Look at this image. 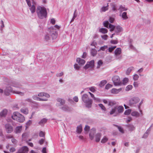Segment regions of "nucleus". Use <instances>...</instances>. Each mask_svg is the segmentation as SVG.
<instances>
[{"label": "nucleus", "instance_id": "c756f323", "mask_svg": "<svg viewBox=\"0 0 153 153\" xmlns=\"http://www.w3.org/2000/svg\"><path fill=\"white\" fill-rule=\"evenodd\" d=\"M30 9L32 13H33L35 12L36 10V7L34 5H33L32 6L30 7Z\"/></svg>", "mask_w": 153, "mask_h": 153}, {"label": "nucleus", "instance_id": "2f4dec72", "mask_svg": "<svg viewBox=\"0 0 153 153\" xmlns=\"http://www.w3.org/2000/svg\"><path fill=\"white\" fill-rule=\"evenodd\" d=\"M116 104V102L115 101L109 100L108 105L109 106H112Z\"/></svg>", "mask_w": 153, "mask_h": 153}, {"label": "nucleus", "instance_id": "de8ad7c7", "mask_svg": "<svg viewBox=\"0 0 153 153\" xmlns=\"http://www.w3.org/2000/svg\"><path fill=\"white\" fill-rule=\"evenodd\" d=\"M109 24V22L108 21H105L103 23V25L105 27H108V26Z\"/></svg>", "mask_w": 153, "mask_h": 153}, {"label": "nucleus", "instance_id": "7c9ffc66", "mask_svg": "<svg viewBox=\"0 0 153 153\" xmlns=\"http://www.w3.org/2000/svg\"><path fill=\"white\" fill-rule=\"evenodd\" d=\"M134 69V68L133 67H131L128 68L126 71V74L127 75H128L131 72V71L133 70Z\"/></svg>", "mask_w": 153, "mask_h": 153}, {"label": "nucleus", "instance_id": "b1692460", "mask_svg": "<svg viewBox=\"0 0 153 153\" xmlns=\"http://www.w3.org/2000/svg\"><path fill=\"white\" fill-rule=\"evenodd\" d=\"M109 28H110V31L112 32L115 30V26L111 24H109Z\"/></svg>", "mask_w": 153, "mask_h": 153}, {"label": "nucleus", "instance_id": "338daca9", "mask_svg": "<svg viewBox=\"0 0 153 153\" xmlns=\"http://www.w3.org/2000/svg\"><path fill=\"white\" fill-rule=\"evenodd\" d=\"M63 74V72H62L60 73L57 74H56V76L57 77H60L62 76Z\"/></svg>", "mask_w": 153, "mask_h": 153}, {"label": "nucleus", "instance_id": "603ef678", "mask_svg": "<svg viewBox=\"0 0 153 153\" xmlns=\"http://www.w3.org/2000/svg\"><path fill=\"white\" fill-rule=\"evenodd\" d=\"M11 140L12 143L14 144H16L17 142V140L14 138L13 137L12 139Z\"/></svg>", "mask_w": 153, "mask_h": 153}, {"label": "nucleus", "instance_id": "20e7f679", "mask_svg": "<svg viewBox=\"0 0 153 153\" xmlns=\"http://www.w3.org/2000/svg\"><path fill=\"white\" fill-rule=\"evenodd\" d=\"M112 80L115 85H118L121 83L120 78L117 76H114L112 78Z\"/></svg>", "mask_w": 153, "mask_h": 153}, {"label": "nucleus", "instance_id": "e433bc0d", "mask_svg": "<svg viewBox=\"0 0 153 153\" xmlns=\"http://www.w3.org/2000/svg\"><path fill=\"white\" fill-rule=\"evenodd\" d=\"M108 140V139L106 137H104L101 140V142L102 143H104L106 142Z\"/></svg>", "mask_w": 153, "mask_h": 153}, {"label": "nucleus", "instance_id": "f3484780", "mask_svg": "<svg viewBox=\"0 0 153 153\" xmlns=\"http://www.w3.org/2000/svg\"><path fill=\"white\" fill-rule=\"evenodd\" d=\"M117 110V112L118 113H120L122 112L124 110L123 107V106H116Z\"/></svg>", "mask_w": 153, "mask_h": 153}, {"label": "nucleus", "instance_id": "c9c22d12", "mask_svg": "<svg viewBox=\"0 0 153 153\" xmlns=\"http://www.w3.org/2000/svg\"><path fill=\"white\" fill-rule=\"evenodd\" d=\"M107 82L105 80H102L101 81L100 85V86L102 87L105 85Z\"/></svg>", "mask_w": 153, "mask_h": 153}, {"label": "nucleus", "instance_id": "a19ab883", "mask_svg": "<svg viewBox=\"0 0 153 153\" xmlns=\"http://www.w3.org/2000/svg\"><path fill=\"white\" fill-rule=\"evenodd\" d=\"M111 6L112 8V10L113 11H115L117 10L116 6V5L114 4H111Z\"/></svg>", "mask_w": 153, "mask_h": 153}, {"label": "nucleus", "instance_id": "5701e85b", "mask_svg": "<svg viewBox=\"0 0 153 153\" xmlns=\"http://www.w3.org/2000/svg\"><path fill=\"white\" fill-rule=\"evenodd\" d=\"M99 31L100 32H101L103 34H105L107 33L108 32V30L104 28H101L99 29Z\"/></svg>", "mask_w": 153, "mask_h": 153}, {"label": "nucleus", "instance_id": "f704fd0d", "mask_svg": "<svg viewBox=\"0 0 153 153\" xmlns=\"http://www.w3.org/2000/svg\"><path fill=\"white\" fill-rule=\"evenodd\" d=\"M108 3L107 4V5L106 7H103L101 8V10L103 12H105L108 9Z\"/></svg>", "mask_w": 153, "mask_h": 153}, {"label": "nucleus", "instance_id": "c03bdc74", "mask_svg": "<svg viewBox=\"0 0 153 153\" xmlns=\"http://www.w3.org/2000/svg\"><path fill=\"white\" fill-rule=\"evenodd\" d=\"M98 105L102 110L105 111L106 108L103 104H98Z\"/></svg>", "mask_w": 153, "mask_h": 153}, {"label": "nucleus", "instance_id": "aec40b11", "mask_svg": "<svg viewBox=\"0 0 153 153\" xmlns=\"http://www.w3.org/2000/svg\"><path fill=\"white\" fill-rule=\"evenodd\" d=\"M22 126H20L17 127L15 130V132L16 133H19L22 131Z\"/></svg>", "mask_w": 153, "mask_h": 153}, {"label": "nucleus", "instance_id": "5fc2aeb1", "mask_svg": "<svg viewBox=\"0 0 153 153\" xmlns=\"http://www.w3.org/2000/svg\"><path fill=\"white\" fill-rule=\"evenodd\" d=\"M112 87V85H111L109 84H108L106 85L105 88L106 89H108L111 88Z\"/></svg>", "mask_w": 153, "mask_h": 153}, {"label": "nucleus", "instance_id": "f257e3e1", "mask_svg": "<svg viewBox=\"0 0 153 153\" xmlns=\"http://www.w3.org/2000/svg\"><path fill=\"white\" fill-rule=\"evenodd\" d=\"M36 12L39 18L40 19H43L47 17V12L44 7H38L37 8Z\"/></svg>", "mask_w": 153, "mask_h": 153}, {"label": "nucleus", "instance_id": "58836bf2", "mask_svg": "<svg viewBox=\"0 0 153 153\" xmlns=\"http://www.w3.org/2000/svg\"><path fill=\"white\" fill-rule=\"evenodd\" d=\"M118 10H120L121 11H123L126 10H127V9L125 8L123 6L121 5L120 6Z\"/></svg>", "mask_w": 153, "mask_h": 153}, {"label": "nucleus", "instance_id": "9b49d317", "mask_svg": "<svg viewBox=\"0 0 153 153\" xmlns=\"http://www.w3.org/2000/svg\"><path fill=\"white\" fill-rule=\"evenodd\" d=\"M96 132V129L95 128H92L91 131L89 134L90 138L91 140H92L94 139V134Z\"/></svg>", "mask_w": 153, "mask_h": 153}, {"label": "nucleus", "instance_id": "680f3d73", "mask_svg": "<svg viewBox=\"0 0 153 153\" xmlns=\"http://www.w3.org/2000/svg\"><path fill=\"white\" fill-rule=\"evenodd\" d=\"M74 68L77 70H79L80 68L79 66L77 64L74 65Z\"/></svg>", "mask_w": 153, "mask_h": 153}, {"label": "nucleus", "instance_id": "ea45409f", "mask_svg": "<svg viewBox=\"0 0 153 153\" xmlns=\"http://www.w3.org/2000/svg\"><path fill=\"white\" fill-rule=\"evenodd\" d=\"M103 63V62L101 60H99L97 62V68H99L100 67V66H101Z\"/></svg>", "mask_w": 153, "mask_h": 153}, {"label": "nucleus", "instance_id": "7ed1b4c3", "mask_svg": "<svg viewBox=\"0 0 153 153\" xmlns=\"http://www.w3.org/2000/svg\"><path fill=\"white\" fill-rule=\"evenodd\" d=\"M82 100L84 102L86 103L87 107H91L92 101L91 99H89L87 94H83L82 97Z\"/></svg>", "mask_w": 153, "mask_h": 153}, {"label": "nucleus", "instance_id": "13d9d810", "mask_svg": "<svg viewBox=\"0 0 153 153\" xmlns=\"http://www.w3.org/2000/svg\"><path fill=\"white\" fill-rule=\"evenodd\" d=\"M13 137V136L12 135L8 134L6 136V138L7 139L12 138Z\"/></svg>", "mask_w": 153, "mask_h": 153}, {"label": "nucleus", "instance_id": "37998d69", "mask_svg": "<svg viewBox=\"0 0 153 153\" xmlns=\"http://www.w3.org/2000/svg\"><path fill=\"white\" fill-rule=\"evenodd\" d=\"M132 88V85H128L126 88V90L128 91L129 90L131 89Z\"/></svg>", "mask_w": 153, "mask_h": 153}, {"label": "nucleus", "instance_id": "6e6d98bb", "mask_svg": "<svg viewBox=\"0 0 153 153\" xmlns=\"http://www.w3.org/2000/svg\"><path fill=\"white\" fill-rule=\"evenodd\" d=\"M119 130L122 133H124V131L123 128L121 127L117 126Z\"/></svg>", "mask_w": 153, "mask_h": 153}, {"label": "nucleus", "instance_id": "6ab92c4d", "mask_svg": "<svg viewBox=\"0 0 153 153\" xmlns=\"http://www.w3.org/2000/svg\"><path fill=\"white\" fill-rule=\"evenodd\" d=\"M122 30V28L119 25L117 26L116 27H115V31L116 33H120L121 32Z\"/></svg>", "mask_w": 153, "mask_h": 153}, {"label": "nucleus", "instance_id": "79ce46f5", "mask_svg": "<svg viewBox=\"0 0 153 153\" xmlns=\"http://www.w3.org/2000/svg\"><path fill=\"white\" fill-rule=\"evenodd\" d=\"M13 92L14 93L18 94L21 96H23L24 95V93L19 91H14Z\"/></svg>", "mask_w": 153, "mask_h": 153}, {"label": "nucleus", "instance_id": "49530a36", "mask_svg": "<svg viewBox=\"0 0 153 153\" xmlns=\"http://www.w3.org/2000/svg\"><path fill=\"white\" fill-rule=\"evenodd\" d=\"M139 76L137 74H135L133 76V79L134 80H137L139 78Z\"/></svg>", "mask_w": 153, "mask_h": 153}, {"label": "nucleus", "instance_id": "a211bd4d", "mask_svg": "<svg viewBox=\"0 0 153 153\" xmlns=\"http://www.w3.org/2000/svg\"><path fill=\"white\" fill-rule=\"evenodd\" d=\"M7 110L6 109L3 110L0 113V116L1 117H5L7 115Z\"/></svg>", "mask_w": 153, "mask_h": 153}, {"label": "nucleus", "instance_id": "052dcab7", "mask_svg": "<svg viewBox=\"0 0 153 153\" xmlns=\"http://www.w3.org/2000/svg\"><path fill=\"white\" fill-rule=\"evenodd\" d=\"M27 4L29 7L31 6V3L30 0H26Z\"/></svg>", "mask_w": 153, "mask_h": 153}, {"label": "nucleus", "instance_id": "4c0bfd02", "mask_svg": "<svg viewBox=\"0 0 153 153\" xmlns=\"http://www.w3.org/2000/svg\"><path fill=\"white\" fill-rule=\"evenodd\" d=\"M116 46H114L109 47L108 48V51L110 53H111L116 48Z\"/></svg>", "mask_w": 153, "mask_h": 153}, {"label": "nucleus", "instance_id": "bf43d9fd", "mask_svg": "<svg viewBox=\"0 0 153 153\" xmlns=\"http://www.w3.org/2000/svg\"><path fill=\"white\" fill-rule=\"evenodd\" d=\"M110 42L112 44H116L118 42L116 40H111V41Z\"/></svg>", "mask_w": 153, "mask_h": 153}, {"label": "nucleus", "instance_id": "6e6552de", "mask_svg": "<svg viewBox=\"0 0 153 153\" xmlns=\"http://www.w3.org/2000/svg\"><path fill=\"white\" fill-rule=\"evenodd\" d=\"M5 128L7 132L8 133H11L13 131V127L9 124L5 125Z\"/></svg>", "mask_w": 153, "mask_h": 153}, {"label": "nucleus", "instance_id": "412c9836", "mask_svg": "<svg viewBox=\"0 0 153 153\" xmlns=\"http://www.w3.org/2000/svg\"><path fill=\"white\" fill-rule=\"evenodd\" d=\"M47 121V119L45 118H43L39 122V124L41 125H43L44 124L46 123Z\"/></svg>", "mask_w": 153, "mask_h": 153}, {"label": "nucleus", "instance_id": "0e129e2a", "mask_svg": "<svg viewBox=\"0 0 153 153\" xmlns=\"http://www.w3.org/2000/svg\"><path fill=\"white\" fill-rule=\"evenodd\" d=\"M114 18H112L111 17H110L109 18V21L110 23H113V22H114Z\"/></svg>", "mask_w": 153, "mask_h": 153}, {"label": "nucleus", "instance_id": "473e14b6", "mask_svg": "<svg viewBox=\"0 0 153 153\" xmlns=\"http://www.w3.org/2000/svg\"><path fill=\"white\" fill-rule=\"evenodd\" d=\"M122 17L124 19H127L128 17L127 16L126 13V12L123 13L122 15Z\"/></svg>", "mask_w": 153, "mask_h": 153}, {"label": "nucleus", "instance_id": "e2e57ef3", "mask_svg": "<svg viewBox=\"0 0 153 153\" xmlns=\"http://www.w3.org/2000/svg\"><path fill=\"white\" fill-rule=\"evenodd\" d=\"M44 140H45L44 139H41L40 140H39V143L40 145H42L43 143Z\"/></svg>", "mask_w": 153, "mask_h": 153}, {"label": "nucleus", "instance_id": "4d7b16f0", "mask_svg": "<svg viewBox=\"0 0 153 153\" xmlns=\"http://www.w3.org/2000/svg\"><path fill=\"white\" fill-rule=\"evenodd\" d=\"M128 128L130 131L133 130L135 129V128L132 125H130L129 126Z\"/></svg>", "mask_w": 153, "mask_h": 153}, {"label": "nucleus", "instance_id": "a18cd8bd", "mask_svg": "<svg viewBox=\"0 0 153 153\" xmlns=\"http://www.w3.org/2000/svg\"><path fill=\"white\" fill-rule=\"evenodd\" d=\"M131 109H128L127 110H126L124 114L125 115H128L130 114L131 113Z\"/></svg>", "mask_w": 153, "mask_h": 153}, {"label": "nucleus", "instance_id": "09e8293b", "mask_svg": "<svg viewBox=\"0 0 153 153\" xmlns=\"http://www.w3.org/2000/svg\"><path fill=\"white\" fill-rule=\"evenodd\" d=\"M128 78H124L123 80V83L124 84H126L128 82Z\"/></svg>", "mask_w": 153, "mask_h": 153}, {"label": "nucleus", "instance_id": "9d476101", "mask_svg": "<svg viewBox=\"0 0 153 153\" xmlns=\"http://www.w3.org/2000/svg\"><path fill=\"white\" fill-rule=\"evenodd\" d=\"M38 96L39 97H42V98H46L47 99L48 98L50 97V95L45 93L41 92L38 94Z\"/></svg>", "mask_w": 153, "mask_h": 153}, {"label": "nucleus", "instance_id": "72a5a7b5", "mask_svg": "<svg viewBox=\"0 0 153 153\" xmlns=\"http://www.w3.org/2000/svg\"><path fill=\"white\" fill-rule=\"evenodd\" d=\"M57 100L58 102H60L62 105L64 104L65 103V100L61 98H58L57 99Z\"/></svg>", "mask_w": 153, "mask_h": 153}, {"label": "nucleus", "instance_id": "864d4df0", "mask_svg": "<svg viewBox=\"0 0 153 153\" xmlns=\"http://www.w3.org/2000/svg\"><path fill=\"white\" fill-rule=\"evenodd\" d=\"M108 48L107 45H104L100 48V49L102 51H105V49Z\"/></svg>", "mask_w": 153, "mask_h": 153}, {"label": "nucleus", "instance_id": "f8f14e48", "mask_svg": "<svg viewBox=\"0 0 153 153\" xmlns=\"http://www.w3.org/2000/svg\"><path fill=\"white\" fill-rule=\"evenodd\" d=\"M121 90L122 89L121 88L117 89L115 88H114L111 90V92L112 94H117L120 91H121Z\"/></svg>", "mask_w": 153, "mask_h": 153}, {"label": "nucleus", "instance_id": "dca6fc26", "mask_svg": "<svg viewBox=\"0 0 153 153\" xmlns=\"http://www.w3.org/2000/svg\"><path fill=\"white\" fill-rule=\"evenodd\" d=\"M102 134L100 133H98L95 135V141L96 142H99L100 140Z\"/></svg>", "mask_w": 153, "mask_h": 153}, {"label": "nucleus", "instance_id": "69168bd1", "mask_svg": "<svg viewBox=\"0 0 153 153\" xmlns=\"http://www.w3.org/2000/svg\"><path fill=\"white\" fill-rule=\"evenodd\" d=\"M90 129V127L88 126H86L84 128V130L86 131H88Z\"/></svg>", "mask_w": 153, "mask_h": 153}, {"label": "nucleus", "instance_id": "c85d7f7f", "mask_svg": "<svg viewBox=\"0 0 153 153\" xmlns=\"http://www.w3.org/2000/svg\"><path fill=\"white\" fill-rule=\"evenodd\" d=\"M62 109L65 111H70L71 110V109L67 106H64L62 108Z\"/></svg>", "mask_w": 153, "mask_h": 153}, {"label": "nucleus", "instance_id": "774afa93", "mask_svg": "<svg viewBox=\"0 0 153 153\" xmlns=\"http://www.w3.org/2000/svg\"><path fill=\"white\" fill-rule=\"evenodd\" d=\"M133 85L135 87H137L138 86V83L137 82H134L133 83Z\"/></svg>", "mask_w": 153, "mask_h": 153}, {"label": "nucleus", "instance_id": "8fccbe9b", "mask_svg": "<svg viewBox=\"0 0 153 153\" xmlns=\"http://www.w3.org/2000/svg\"><path fill=\"white\" fill-rule=\"evenodd\" d=\"M39 136L40 137H44L45 136V133L42 131H41L39 133Z\"/></svg>", "mask_w": 153, "mask_h": 153}, {"label": "nucleus", "instance_id": "0eeeda50", "mask_svg": "<svg viewBox=\"0 0 153 153\" xmlns=\"http://www.w3.org/2000/svg\"><path fill=\"white\" fill-rule=\"evenodd\" d=\"M94 66V61L92 60L89 62H88L85 66L84 67L85 69H88L89 68H92Z\"/></svg>", "mask_w": 153, "mask_h": 153}, {"label": "nucleus", "instance_id": "a878e982", "mask_svg": "<svg viewBox=\"0 0 153 153\" xmlns=\"http://www.w3.org/2000/svg\"><path fill=\"white\" fill-rule=\"evenodd\" d=\"M82 131V126L80 125L77 127L76 132L78 133H80Z\"/></svg>", "mask_w": 153, "mask_h": 153}, {"label": "nucleus", "instance_id": "bb28decb", "mask_svg": "<svg viewBox=\"0 0 153 153\" xmlns=\"http://www.w3.org/2000/svg\"><path fill=\"white\" fill-rule=\"evenodd\" d=\"M21 112L23 114H27L28 113V110L26 108H23L21 109Z\"/></svg>", "mask_w": 153, "mask_h": 153}, {"label": "nucleus", "instance_id": "3c124183", "mask_svg": "<svg viewBox=\"0 0 153 153\" xmlns=\"http://www.w3.org/2000/svg\"><path fill=\"white\" fill-rule=\"evenodd\" d=\"M101 37L103 39L105 40H106L108 38V36L107 35H103L101 36Z\"/></svg>", "mask_w": 153, "mask_h": 153}, {"label": "nucleus", "instance_id": "cd10ccee", "mask_svg": "<svg viewBox=\"0 0 153 153\" xmlns=\"http://www.w3.org/2000/svg\"><path fill=\"white\" fill-rule=\"evenodd\" d=\"M131 115L133 116L138 117L139 116V114L137 111H133L131 113Z\"/></svg>", "mask_w": 153, "mask_h": 153}, {"label": "nucleus", "instance_id": "393cba45", "mask_svg": "<svg viewBox=\"0 0 153 153\" xmlns=\"http://www.w3.org/2000/svg\"><path fill=\"white\" fill-rule=\"evenodd\" d=\"M91 53L92 55L94 56L97 54V51L95 49H92L91 51Z\"/></svg>", "mask_w": 153, "mask_h": 153}, {"label": "nucleus", "instance_id": "423d86ee", "mask_svg": "<svg viewBox=\"0 0 153 153\" xmlns=\"http://www.w3.org/2000/svg\"><path fill=\"white\" fill-rule=\"evenodd\" d=\"M140 101V99L138 97H134L131 99L129 102V103L130 105L135 104L138 102Z\"/></svg>", "mask_w": 153, "mask_h": 153}, {"label": "nucleus", "instance_id": "4be33fe9", "mask_svg": "<svg viewBox=\"0 0 153 153\" xmlns=\"http://www.w3.org/2000/svg\"><path fill=\"white\" fill-rule=\"evenodd\" d=\"M114 113L117 114L116 109V106L112 108L110 112V114H113Z\"/></svg>", "mask_w": 153, "mask_h": 153}, {"label": "nucleus", "instance_id": "ddd939ff", "mask_svg": "<svg viewBox=\"0 0 153 153\" xmlns=\"http://www.w3.org/2000/svg\"><path fill=\"white\" fill-rule=\"evenodd\" d=\"M121 53V49L120 48H116L114 51L115 55L116 56H118Z\"/></svg>", "mask_w": 153, "mask_h": 153}, {"label": "nucleus", "instance_id": "2eb2a0df", "mask_svg": "<svg viewBox=\"0 0 153 153\" xmlns=\"http://www.w3.org/2000/svg\"><path fill=\"white\" fill-rule=\"evenodd\" d=\"M76 62L81 65H83L85 63V61L84 60L81 59L80 58H77L76 59Z\"/></svg>", "mask_w": 153, "mask_h": 153}, {"label": "nucleus", "instance_id": "4468645a", "mask_svg": "<svg viewBox=\"0 0 153 153\" xmlns=\"http://www.w3.org/2000/svg\"><path fill=\"white\" fill-rule=\"evenodd\" d=\"M33 99L36 100L40 101H46L48 100L46 98H41L38 97L36 96H34L33 97Z\"/></svg>", "mask_w": 153, "mask_h": 153}, {"label": "nucleus", "instance_id": "39448f33", "mask_svg": "<svg viewBox=\"0 0 153 153\" xmlns=\"http://www.w3.org/2000/svg\"><path fill=\"white\" fill-rule=\"evenodd\" d=\"M28 148L26 146H24L20 148L16 153H27Z\"/></svg>", "mask_w": 153, "mask_h": 153}, {"label": "nucleus", "instance_id": "1a4fd4ad", "mask_svg": "<svg viewBox=\"0 0 153 153\" xmlns=\"http://www.w3.org/2000/svg\"><path fill=\"white\" fill-rule=\"evenodd\" d=\"M49 34H49H48L45 36V39L46 40H48L50 39V35H51V36L52 38L53 39H55L56 37V35L53 33L51 32Z\"/></svg>", "mask_w": 153, "mask_h": 153}, {"label": "nucleus", "instance_id": "f03ea898", "mask_svg": "<svg viewBox=\"0 0 153 153\" xmlns=\"http://www.w3.org/2000/svg\"><path fill=\"white\" fill-rule=\"evenodd\" d=\"M12 118L20 123H22L25 120L24 117L18 112H14L13 115L12 116Z\"/></svg>", "mask_w": 153, "mask_h": 153}]
</instances>
